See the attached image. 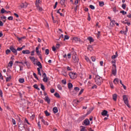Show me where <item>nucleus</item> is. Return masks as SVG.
<instances>
[{
    "label": "nucleus",
    "mask_w": 131,
    "mask_h": 131,
    "mask_svg": "<svg viewBox=\"0 0 131 131\" xmlns=\"http://www.w3.org/2000/svg\"><path fill=\"white\" fill-rule=\"evenodd\" d=\"M20 7L21 8V9L24 8V3H21V5H20Z\"/></svg>",
    "instance_id": "nucleus-61"
},
{
    "label": "nucleus",
    "mask_w": 131,
    "mask_h": 131,
    "mask_svg": "<svg viewBox=\"0 0 131 131\" xmlns=\"http://www.w3.org/2000/svg\"><path fill=\"white\" fill-rule=\"evenodd\" d=\"M10 50L11 51V52H12V53H14L15 56H17V55H18V53L17 52V50L14 49V48L13 47V46H11L10 47Z\"/></svg>",
    "instance_id": "nucleus-4"
},
{
    "label": "nucleus",
    "mask_w": 131,
    "mask_h": 131,
    "mask_svg": "<svg viewBox=\"0 0 131 131\" xmlns=\"http://www.w3.org/2000/svg\"><path fill=\"white\" fill-rule=\"evenodd\" d=\"M29 59L32 61V63L34 64V65H35L36 63H35V61L36 59L34 58V57L30 56Z\"/></svg>",
    "instance_id": "nucleus-7"
},
{
    "label": "nucleus",
    "mask_w": 131,
    "mask_h": 131,
    "mask_svg": "<svg viewBox=\"0 0 131 131\" xmlns=\"http://www.w3.org/2000/svg\"><path fill=\"white\" fill-rule=\"evenodd\" d=\"M57 89H58L59 91H62V86L60 84L57 85Z\"/></svg>",
    "instance_id": "nucleus-38"
},
{
    "label": "nucleus",
    "mask_w": 131,
    "mask_h": 131,
    "mask_svg": "<svg viewBox=\"0 0 131 131\" xmlns=\"http://www.w3.org/2000/svg\"><path fill=\"white\" fill-rule=\"evenodd\" d=\"M66 39H67V40L69 39V36H68L67 35H65L64 40H65Z\"/></svg>",
    "instance_id": "nucleus-51"
},
{
    "label": "nucleus",
    "mask_w": 131,
    "mask_h": 131,
    "mask_svg": "<svg viewBox=\"0 0 131 131\" xmlns=\"http://www.w3.org/2000/svg\"><path fill=\"white\" fill-rule=\"evenodd\" d=\"M82 93H83V89H81L79 93V96H80V95H81V94H82Z\"/></svg>",
    "instance_id": "nucleus-55"
},
{
    "label": "nucleus",
    "mask_w": 131,
    "mask_h": 131,
    "mask_svg": "<svg viewBox=\"0 0 131 131\" xmlns=\"http://www.w3.org/2000/svg\"><path fill=\"white\" fill-rule=\"evenodd\" d=\"M41 3V1L40 0H36L35 2V6L36 7H38L39 6V4Z\"/></svg>",
    "instance_id": "nucleus-12"
},
{
    "label": "nucleus",
    "mask_w": 131,
    "mask_h": 131,
    "mask_svg": "<svg viewBox=\"0 0 131 131\" xmlns=\"http://www.w3.org/2000/svg\"><path fill=\"white\" fill-rule=\"evenodd\" d=\"M39 47H37L36 48V54H37V55H38L39 54H40V53H39Z\"/></svg>",
    "instance_id": "nucleus-26"
},
{
    "label": "nucleus",
    "mask_w": 131,
    "mask_h": 131,
    "mask_svg": "<svg viewBox=\"0 0 131 131\" xmlns=\"http://www.w3.org/2000/svg\"><path fill=\"white\" fill-rule=\"evenodd\" d=\"M45 114L46 115V116H50V113H49L48 112V111H45Z\"/></svg>",
    "instance_id": "nucleus-33"
},
{
    "label": "nucleus",
    "mask_w": 131,
    "mask_h": 131,
    "mask_svg": "<svg viewBox=\"0 0 131 131\" xmlns=\"http://www.w3.org/2000/svg\"><path fill=\"white\" fill-rule=\"evenodd\" d=\"M33 88H34V89H36V90H38V91H39V88H38V86H37V84H34L33 85Z\"/></svg>",
    "instance_id": "nucleus-30"
},
{
    "label": "nucleus",
    "mask_w": 131,
    "mask_h": 131,
    "mask_svg": "<svg viewBox=\"0 0 131 131\" xmlns=\"http://www.w3.org/2000/svg\"><path fill=\"white\" fill-rule=\"evenodd\" d=\"M18 81L20 82V83H23L24 81H25V80L24 78H19Z\"/></svg>",
    "instance_id": "nucleus-20"
},
{
    "label": "nucleus",
    "mask_w": 131,
    "mask_h": 131,
    "mask_svg": "<svg viewBox=\"0 0 131 131\" xmlns=\"http://www.w3.org/2000/svg\"><path fill=\"white\" fill-rule=\"evenodd\" d=\"M55 97H56V98H60V95H59V93H56L54 94Z\"/></svg>",
    "instance_id": "nucleus-39"
},
{
    "label": "nucleus",
    "mask_w": 131,
    "mask_h": 131,
    "mask_svg": "<svg viewBox=\"0 0 131 131\" xmlns=\"http://www.w3.org/2000/svg\"><path fill=\"white\" fill-rule=\"evenodd\" d=\"M30 53V51L29 50H23V54H27V55Z\"/></svg>",
    "instance_id": "nucleus-18"
},
{
    "label": "nucleus",
    "mask_w": 131,
    "mask_h": 131,
    "mask_svg": "<svg viewBox=\"0 0 131 131\" xmlns=\"http://www.w3.org/2000/svg\"><path fill=\"white\" fill-rule=\"evenodd\" d=\"M22 50H23V48H17V51H22Z\"/></svg>",
    "instance_id": "nucleus-58"
},
{
    "label": "nucleus",
    "mask_w": 131,
    "mask_h": 131,
    "mask_svg": "<svg viewBox=\"0 0 131 131\" xmlns=\"http://www.w3.org/2000/svg\"><path fill=\"white\" fill-rule=\"evenodd\" d=\"M74 90H75V91H76V92H78V91H79V88H78V87H75V88H74Z\"/></svg>",
    "instance_id": "nucleus-54"
},
{
    "label": "nucleus",
    "mask_w": 131,
    "mask_h": 131,
    "mask_svg": "<svg viewBox=\"0 0 131 131\" xmlns=\"http://www.w3.org/2000/svg\"><path fill=\"white\" fill-rule=\"evenodd\" d=\"M36 65L38 66L39 67V68H40V69H42V66L41 65V63H40V62L38 61L36 63Z\"/></svg>",
    "instance_id": "nucleus-16"
},
{
    "label": "nucleus",
    "mask_w": 131,
    "mask_h": 131,
    "mask_svg": "<svg viewBox=\"0 0 131 131\" xmlns=\"http://www.w3.org/2000/svg\"><path fill=\"white\" fill-rule=\"evenodd\" d=\"M127 17H128V18H131V14L129 13L127 15Z\"/></svg>",
    "instance_id": "nucleus-64"
},
{
    "label": "nucleus",
    "mask_w": 131,
    "mask_h": 131,
    "mask_svg": "<svg viewBox=\"0 0 131 131\" xmlns=\"http://www.w3.org/2000/svg\"><path fill=\"white\" fill-rule=\"evenodd\" d=\"M40 85H41L40 88L42 89V91H45V85H43V84H41Z\"/></svg>",
    "instance_id": "nucleus-44"
},
{
    "label": "nucleus",
    "mask_w": 131,
    "mask_h": 131,
    "mask_svg": "<svg viewBox=\"0 0 131 131\" xmlns=\"http://www.w3.org/2000/svg\"><path fill=\"white\" fill-rule=\"evenodd\" d=\"M122 98L124 104H125L128 108H130V105L128 104V97L127 95H123Z\"/></svg>",
    "instance_id": "nucleus-2"
},
{
    "label": "nucleus",
    "mask_w": 131,
    "mask_h": 131,
    "mask_svg": "<svg viewBox=\"0 0 131 131\" xmlns=\"http://www.w3.org/2000/svg\"><path fill=\"white\" fill-rule=\"evenodd\" d=\"M113 82L115 84H118L119 82V79H118V78H115Z\"/></svg>",
    "instance_id": "nucleus-13"
},
{
    "label": "nucleus",
    "mask_w": 131,
    "mask_h": 131,
    "mask_svg": "<svg viewBox=\"0 0 131 131\" xmlns=\"http://www.w3.org/2000/svg\"><path fill=\"white\" fill-rule=\"evenodd\" d=\"M83 122L85 125H90V120H89V119L84 120Z\"/></svg>",
    "instance_id": "nucleus-9"
},
{
    "label": "nucleus",
    "mask_w": 131,
    "mask_h": 131,
    "mask_svg": "<svg viewBox=\"0 0 131 131\" xmlns=\"http://www.w3.org/2000/svg\"><path fill=\"white\" fill-rule=\"evenodd\" d=\"M122 8L123 9V10H125V8H126V4H123L122 5Z\"/></svg>",
    "instance_id": "nucleus-29"
},
{
    "label": "nucleus",
    "mask_w": 131,
    "mask_h": 131,
    "mask_svg": "<svg viewBox=\"0 0 131 131\" xmlns=\"http://www.w3.org/2000/svg\"><path fill=\"white\" fill-rule=\"evenodd\" d=\"M85 59L86 60V61L87 62H89V63H92V61H91V60H90V58H89V57H85Z\"/></svg>",
    "instance_id": "nucleus-42"
},
{
    "label": "nucleus",
    "mask_w": 131,
    "mask_h": 131,
    "mask_svg": "<svg viewBox=\"0 0 131 131\" xmlns=\"http://www.w3.org/2000/svg\"><path fill=\"white\" fill-rule=\"evenodd\" d=\"M52 18L53 23H56V20H55V19H54V16H53V14H52Z\"/></svg>",
    "instance_id": "nucleus-60"
},
{
    "label": "nucleus",
    "mask_w": 131,
    "mask_h": 131,
    "mask_svg": "<svg viewBox=\"0 0 131 131\" xmlns=\"http://www.w3.org/2000/svg\"><path fill=\"white\" fill-rule=\"evenodd\" d=\"M24 63L26 64V66H27V67H30V63H29V62H28L27 61H25Z\"/></svg>",
    "instance_id": "nucleus-34"
},
{
    "label": "nucleus",
    "mask_w": 131,
    "mask_h": 131,
    "mask_svg": "<svg viewBox=\"0 0 131 131\" xmlns=\"http://www.w3.org/2000/svg\"><path fill=\"white\" fill-rule=\"evenodd\" d=\"M65 2H66V0H61L60 4L61 6H64V7H66V5H65Z\"/></svg>",
    "instance_id": "nucleus-15"
},
{
    "label": "nucleus",
    "mask_w": 131,
    "mask_h": 131,
    "mask_svg": "<svg viewBox=\"0 0 131 131\" xmlns=\"http://www.w3.org/2000/svg\"><path fill=\"white\" fill-rule=\"evenodd\" d=\"M95 82L97 85H101L103 83V78L99 75H96L95 78Z\"/></svg>",
    "instance_id": "nucleus-1"
},
{
    "label": "nucleus",
    "mask_w": 131,
    "mask_h": 131,
    "mask_svg": "<svg viewBox=\"0 0 131 131\" xmlns=\"http://www.w3.org/2000/svg\"><path fill=\"white\" fill-rule=\"evenodd\" d=\"M8 66L9 67H12V66H13V61H10L9 62V63H8Z\"/></svg>",
    "instance_id": "nucleus-32"
},
{
    "label": "nucleus",
    "mask_w": 131,
    "mask_h": 131,
    "mask_svg": "<svg viewBox=\"0 0 131 131\" xmlns=\"http://www.w3.org/2000/svg\"><path fill=\"white\" fill-rule=\"evenodd\" d=\"M118 57V55H114L112 56V59H113V60H114V59H116V58H117Z\"/></svg>",
    "instance_id": "nucleus-27"
},
{
    "label": "nucleus",
    "mask_w": 131,
    "mask_h": 131,
    "mask_svg": "<svg viewBox=\"0 0 131 131\" xmlns=\"http://www.w3.org/2000/svg\"><path fill=\"white\" fill-rule=\"evenodd\" d=\"M97 85L94 84V85L92 87V89H97Z\"/></svg>",
    "instance_id": "nucleus-57"
},
{
    "label": "nucleus",
    "mask_w": 131,
    "mask_h": 131,
    "mask_svg": "<svg viewBox=\"0 0 131 131\" xmlns=\"http://www.w3.org/2000/svg\"><path fill=\"white\" fill-rule=\"evenodd\" d=\"M90 8L92 10H95V6H94L93 5H90Z\"/></svg>",
    "instance_id": "nucleus-48"
},
{
    "label": "nucleus",
    "mask_w": 131,
    "mask_h": 131,
    "mask_svg": "<svg viewBox=\"0 0 131 131\" xmlns=\"http://www.w3.org/2000/svg\"><path fill=\"white\" fill-rule=\"evenodd\" d=\"M45 101H46V102H47V103L48 104H50V102H51V99H50V98H49V97L46 96L45 98Z\"/></svg>",
    "instance_id": "nucleus-14"
},
{
    "label": "nucleus",
    "mask_w": 131,
    "mask_h": 131,
    "mask_svg": "<svg viewBox=\"0 0 131 131\" xmlns=\"http://www.w3.org/2000/svg\"><path fill=\"white\" fill-rule=\"evenodd\" d=\"M37 9H38L39 10V11H42V8L40 7H39V6H38V7H36Z\"/></svg>",
    "instance_id": "nucleus-49"
},
{
    "label": "nucleus",
    "mask_w": 131,
    "mask_h": 131,
    "mask_svg": "<svg viewBox=\"0 0 131 131\" xmlns=\"http://www.w3.org/2000/svg\"><path fill=\"white\" fill-rule=\"evenodd\" d=\"M71 55H72L73 56H77V55H76V52H75V51H72Z\"/></svg>",
    "instance_id": "nucleus-45"
},
{
    "label": "nucleus",
    "mask_w": 131,
    "mask_h": 131,
    "mask_svg": "<svg viewBox=\"0 0 131 131\" xmlns=\"http://www.w3.org/2000/svg\"><path fill=\"white\" fill-rule=\"evenodd\" d=\"M74 4L75 5H77L78 4V0H75Z\"/></svg>",
    "instance_id": "nucleus-63"
},
{
    "label": "nucleus",
    "mask_w": 131,
    "mask_h": 131,
    "mask_svg": "<svg viewBox=\"0 0 131 131\" xmlns=\"http://www.w3.org/2000/svg\"><path fill=\"white\" fill-rule=\"evenodd\" d=\"M11 53V50L7 49L6 51V55H9Z\"/></svg>",
    "instance_id": "nucleus-46"
},
{
    "label": "nucleus",
    "mask_w": 131,
    "mask_h": 131,
    "mask_svg": "<svg viewBox=\"0 0 131 131\" xmlns=\"http://www.w3.org/2000/svg\"><path fill=\"white\" fill-rule=\"evenodd\" d=\"M112 74H113V75H114L115 76L117 74V70H116V68H113L112 70Z\"/></svg>",
    "instance_id": "nucleus-10"
},
{
    "label": "nucleus",
    "mask_w": 131,
    "mask_h": 131,
    "mask_svg": "<svg viewBox=\"0 0 131 131\" xmlns=\"http://www.w3.org/2000/svg\"><path fill=\"white\" fill-rule=\"evenodd\" d=\"M91 59L92 62H95V61H96V57H95L94 56H92L91 57Z\"/></svg>",
    "instance_id": "nucleus-36"
},
{
    "label": "nucleus",
    "mask_w": 131,
    "mask_h": 131,
    "mask_svg": "<svg viewBox=\"0 0 131 131\" xmlns=\"http://www.w3.org/2000/svg\"><path fill=\"white\" fill-rule=\"evenodd\" d=\"M12 122L13 124H14V125L16 124V121L15 120V119H12Z\"/></svg>",
    "instance_id": "nucleus-53"
},
{
    "label": "nucleus",
    "mask_w": 131,
    "mask_h": 131,
    "mask_svg": "<svg viewBox=\"0 0 131 131\" xmlns=\"http://www.w3.org/2000/svg\"><path fill=\"white\" fill-rule=\"evenodd\" d=\"M61 82L63 84H66V83H67V82H66V79L62 80Z\"/></svg>",
    "instance_id": "nucleus-43"
},
{
    "label": "nucleus",
    "mask_w": 131,
    "mask_h": 131,
    "mask_svg": "<svg viewBox=\"0 0 131 131\" xmlns=\"http://www.w3.org/2000/svg\"><path fill=\"white\" fill-rule=\"evenodd\" d=\"M45 54L46 55H49V54H50V51L49 50V49H46L45 50Z\"/></svg>",
    "instance_id": "nucleus-40"
},
{
    "label": "nucleus",
    "mask_w": 131,
    "mask_h": 131,
    "mask_svg": "<svg viewBox=\"0 0 131 131\" xmlns=\"http://www.w3.org/2000/svg\"><path fill=\"white\" fill-rule=\"evenodd\" d=\"M1 14H4V13H6V14H8L9 13H11V11H7L6 10H5L4 8H2L1 10Z\"/></svg>",
    "instance_id": "nucleus-8"
},
{
    "label": "nucleus",
    "mask_w": 131,
    "mask_h": 131,
    "mask_svg": "<svg viewBox=\"0 0 131 131\" xmlns=\"http://www.w3.org/2000/svg\"><path fill=\"white\" fill-rule=\"evenodd\" d=\"M25 122L27 123L29 125H30V124L28 122V120H27V118L25 119Z\"/></svg>",
    "instance_id": "nucleus-56"
},
{
    "label": "nucleus",
    "mask_w": 131,
    "mask_h": 131,
    "mask_svg": "<svg viewBox=\"0 0 131 131\" xmlns=\"http://www.w3.org/2000/svg\"><path fill=\"white\" fill-rule=\"evenodd\" d=\"M80 131H85V127L82 126V128H81Z\"/></svg>",
    "instance_id": "nucleus-50"
},
{
    "label": "nucleus",
    "mask_w": 131,
    "mask_h": 131,
    "mask_svg": "<svg viewBox=\"0 0 131 131\" xmlns=\"http://www.w3.org/2000/svg\"><path fill=\"white\" fill-rule=\"evenodd\" d=\"M88 40H89L90 42H93L94 41V39L92 37H89L88 38Z\"/></svg>",
    "instance_id": "nucleus-21"
},
{
    "label": "nucleus",
    "mask_w": 131,
    "mask_h": 131,
    "mask_svg": "<svg viewBox=\"0 0 131 131\" xmlns=\"http://www.w3.org/2000/svg\"><path fill=\"white\" fill-rule=\"evenodd\" d=\"M28 6V3H27V2H25L24 3V8H27Z\"/></svg>",
    "instance_id": "nucleus-35"
},
{
    "label": "nucleus",
    "mask_w": 131,
    "mask_h": 131,
    "mask_svg": "<svg viewBox=\"0 0 131 131\" xmlns=\"http://www.w3.org/2000/svg\"><path fill=\"white\" fill-rule=\"evenodd\" d=\"M13 19H14L13 16H9V17H8V19L10 20H13Z\"/></svg>",
    "instance_id": "nucleus-52"
},
{
    "label": "nucleus",
    "mask_w": 131,
    "mask_h": 131,
    "mask_svg": "<svg viewBox=\"0 0 131 131\" xmlns=\"http://www.w3.org/2000/svg\"><path fill=\"white\" fill-rule=\"evenodd\" d=\"M53 113L55 114L58 113V108L57 107H54L53 108Z\"/></svg>",
    "instance_id": "nucleus-17"
},
{
    "label": "nucleus",
    "mask_w": 131,
    "mask_h": 131,
    "mask_svg": "<svg viewBox=\"0 0 131 131\" xmlns=\"http://www.w3.org/2000/svg\"><path fill=\"white\" fill-rule=\"evenodd\" d=\"M11 75H10L9 77H7V78H6V80L7 82L10 81V80H11Z\"/></svg>",
    "instance_id": "nucleus-31"
},
{
    "label": "nucleus",
    "mask_w": 131,
    "mask_h": 131,
    "mask_svg": "<svg viewBox=\"0 0 131 131\" xmlns=\"http://www.w3.org/2000/svg\"><path fill=\"white\" fill-rule=\"evenodd\" d=\"M113 99L114 101H116V100H117V95L116 94H114L113 95Z\"/></svg>",
    "instance_id": "nucleus-22"
},
{
    "label": "nucleus",
    "mask_w": 131,
    "mask_h": 131,
    "mask_svg": "<svg viewBox=\"0 0 131 131\" xmlns=\"http://www.w3.org/2000/svg\"><path fill=\"white\" fill-rule=\"evenodd\" d=\"M115 20H112L111 19V23H110V25H111L112 26H113L114 25H115Z\"/></svg>",
    "instance_id": "nucleus-24"
},
{
    "label": "nucleus",
    "mask_w": 131,
    "mask_h": 131,
    "mask_svg": "<svg viewBox=\"0 0 131 131\" xmlns=\"http://www.w3.org/2000/svg\"><path fill=\"white\" fill-rule=\"evenodd\" d=\"M70 78L72 79H75L77 77V75L76 74V73H73L71 72L69 74Z\"/></svg>",
    "instance_id": "nucleus-3"
},
{
    "label": "nucleus",
    "mask_w": 131,
    "mask_h": 131,
    "mask_svg": "<svg viewBox=\"0 0 131 131\" xmlns=\"http://www.w3.org/2000/svg\"><path fill=\"white\" fill-rule=\"evenodd\" d=\"M120 13L122 14V15H126V12L124 11V10L121 11Z\"/></svg>",
    "instance_id": "nucleus-41"
},
{
    "label": "nucleus",
    "mask_w": 131,
    "mask_h": 131,
    "mask_svg": "<svg viewBox=\"0 0 131 131\" xmlns=\"http://www.w3.org/2000/svg\"><path fill=\"white\" fill-rule=\"evenodd\" d=\"M33 75L34 77H35V78H36V79H37V80H38V78L37 77V76H36V74H35V73H33Z\"/></svg>",
    "instance_id": "nucleus-37"
},
{
    "label": "nucleus",
    "mask_w": 131,
    "mask_h": 131,
    "mask_svg": "<svg viewBox=\"0 0 131 131\" xmlns=\"http://www.w3.org/2000/svg\"><path fill=\"white\" fill-rule=\"evenodd\" d=\"M42 80L44 82H48V77H43Z\"/></svg>",
    "instance_id": "nucleus-23"
},
{
    "label": "nucleus",
    "mask_w": 131,
    "mask_h": 131,
    "mask_svg": "<svg viewBox=\"0 0 131 131\" xmlns=\"http://www.w3.org/2000/svg\"><path fill=\"white\" fill-rule=\"evenodd\" d=\"M74 40H75V42H78L79 41H81V39L78 37H74Z\"/></svg>",
    "instance_id": "nucleus-11"
},
{
    "label": "nucleus",
    "mask_w": 131,
    "mask_h": 131,
    "mask_svg": "<svg viewBox=\"0 0 131 131\" xmlns=\"http://www.w3.org/2000/svg\"><path fill=\"white\" fill-rule=\"evenodd\" d=\"M1 19H2L3 22L5 23V22H6V19H7V17L3 15V16H1Z\"/></svg>",
    "instance_id": "nucleus-19"
},
{
    "label": "nucleus",
    "mask_w": 131,
    "mask_h": 131,
    "mask_svg": "<svg viewBox=\"0 0 131 131\" xmlns=\"http://www.w3.org/2000/svg\"><path fill=\"white\" fill-rule=\"evenodd\" d=\"M68 85L69 89H72V88H73V85L71 83H69Z\"/></svg>",
    "instance_id": "nucleus-25"
},
{
    "label": "nucleus",
    "mask_w": 131,
    "mask_h": 131,
    "mask_svg": "<svg viewBox=\"0 0 131 131\" xmlns=\"http://www.w3.org/2000/svg\"><path fill=\"white\" fill-rule=\"evenodd\" d=\"M50 92L51 93H52V94H53V93H55V89H51Z\"/></svg>",
    "instance_id": "nucleus-59"
},
{
    "label": "nucleus",
    "mask_w": 131,
    "mask_h": 131,
    "mask_svg": "<svg viewBox=\"0 0 131 131\" xmlns=\"http://www.w3.org/2000/svg\"><path fill=\"white\" fill-rule=\"evenodd\" d=\"M101 115H102V116H107V117H109V115L108 114V111L106 110L103 111V112L101 113Z\"/></svg>",
    "instance_id": "nucleus-6"
},
{
    "label": "nucleus",
    "mask_w": 131,
    "mask_h": 131,
    "mask_svg": "<svg viewBox=\"0 0 131 131\" xmlns=\"http://www.w3.org/2000/svg\"><path fill=\"white\" fill-rule=\"evenodd\" d=\"M78 61H79V59L77 56H73V62L74 63H78Z\"/></svg>",
    "instance_id": "nucleus-5"
},
{
    "label": "nucleus",
    "mask_w": 131,
    "mask_h": 131,
    "mask_svg": "<svg viewBox=\"0 0 131 131\" xmlns=\"http://www.w3.org/2000/svg\"><path fill=\"white\" fill-rule=\"evenodd\" d=\"M100 7H103L104 6V2L101 1L99 2Z\"/></svg>",
    "instance_id": "nucleus-28"
},
{
    "label": "nucleus",
    "mask_w": 131,
    "mask_h": 131,
    "mask_svg": "<svg viewBox=\"0 0 131 131\" xmlns=\"http://www.w3.org/2000/svg\"><path fill=\"white\" fill-rule=\"evenodd\" d=\"M42 77H47V74H46V73L43 72V71H42Z\"/></svg>",
    "instance_id": "nucleus-47"
},
{
    "label": "nucleus",
    "mask_w": 131,
    "mask_h": 131,
    "mask_svg": "<svg viewBox=\"0 0 131 131\" xmlns=\"http://www.w3.org/2000/svg\"><path fill=\"white\" fill-rule=\"evenodd\" d=\"M110 86L111 89H114V86H113V83H110Z\"/></svg>",
    "instance_id": "nucleus-62"
}]
</instances>
